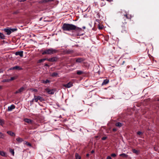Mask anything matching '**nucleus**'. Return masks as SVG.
Masks as SVG:
<instances>
[{
    "label": "nucleus",
    "instance_id": "nucleus-56",
    "mask_svg": "<svg viewBox=\"0 0 159 159\" xmlns=\"http://www.w3.org/2000/svg\"><path fill=\"white\" fill-rule=\"evenodd\" d=\"M82 28L83 29H85L86 28V27L85 26H84L82 27Z\"/></svg>",
    "mask_w": 159,
    "mask_h": 159
},
{
    "label": "nucleus",
    "instance_id": "nucleus-23",
    "mask_svg": "<svg viewBox=\"0 0 159 159\" xmlns=\"http://www.w3.org/2000/svg\"><path fill=\"white\" fill-rule=\"evenodd\" d=\"M43 92L47 93L49 94H50V89L49 88H47L44 89Z\"/></svg>",
    "mask_w": 159,
    "mask_h": 159
},
{
    "label": "nucleus",
    "instance_id": "nucleus-15",
    "mask_svg": "<svg viewBox=\"0 0 159 159\" xmlns=\"http://www.w3.org/2000/svg\"><path fill=\"white\" fill-rule=\"evenodd\" d=\"M48 60V61H50V59H48L47 58H43L39 59L38 61V63H40L43 61H44L45 60Z\"/></svg>",
    "mask_w": 159,
    "mask_h": 159
},
{
    "label": "nucleus",
    "instance_id": "nucleus-19",
    "mask_svg": "<svg viewBox=\"0 0 159 159\" xmlns=\"http://www.w3.org/2000/svg\"><path fill=\"white\" fill-rule=\"evenodd\" d=\"M58 60V58L57 57H53L52 58H50L51 61H56Z\"/></svg>",
    "mask_w": 159,
    "mask_h": 159
},
{
    "label": "nucleus",
    "instance_id": "nucleus-8",
    "mask_svg": "<svg viewBox=\"0 0 159 159\" xmlns=\"http://www.w3.org/2000/svg\"><path fill=\"white\" fill-rule=\"evenodd\" d=\"M23 51H17L16 52L15 54L16 56L19 55L21 57H23Z\"/></svg>",
    "mask_w": 159,
    "mask_h": 159
},
{
    "label": "nucleus",
    "instance_id": "nucleus-61",
    "mask_svg": "<svg viewBox=\"0 0 159 159\" xmlns=\"http://www.w3.org/2000/svg\"><path fill=\"white\" fill-rule=\"evenodd\" d=\"M157 101H159V98L157 99Z\"/></svg>",
    "mask_w": 159,
    "mask_h": 159
},
{
    "label": "nucleus",
    "instance_id": "nucleus-54",
    "mask_svg": "<svg viewBox=\"0 0 159 159\" xmlns=\"http://www.w3.org/2000/svg\"><path fill=\"white\" fill-rule=\"evenodd\" d=\"M3 70L2 69H0V73L3 72Z\"/></svg>",
    "mask_w": 159,
    "mask_h": 159
},
{
    "label": "nucleus",
    "instance_id": "nucleus-21",
    "mask_svg": "<svg viewBox=\"0 0 159 159\" xmlns=\"http://www.w3.org/2000/svg\"><path fill=\"white\" fill-rule=\"evenodd\" d=\"M0 155L3 157H6L7 156L6 153L3 151H0Z\"/></svg>",
    "mask_w": 159,
    "mask_h": 159
},
{
    "label": "nucleus",
    "instance_id": "nucleus-60",
    "mask_svg": "<svg viewBox=\"0 0 159 159\" xmlns=\"http://www.w3.org/2000/svg\"><path fill=\"white\" fill-rule=\"evenodd\" d=\"M59 117L60 118H61L62 117H61V115H60V116H59Z\"/></svg>",
    "mask_w": 159,
    "mask_h": 159
},
{
    "label": "nucleus",
    "instance_id": "nucleus-33",
    "mask_svg": "<svg viewBox=\"0 0 159 159\" xmlns=\"http://www.w3.org/2000/svg\"><path fill=\"white\" fill-rule=\"evenodd\" d=\"M24 143H25L26 145H27L28 146L31 147L32 146L31 144L30 143L26 141H25Z\"/></svg>",
    "mask_w": 159,
    "mask_h": 159
},
{
    "label": "nucleus",
    "instance_id": "nucleus-14",
    "mask_svg": "<svg viewBox=\"0 0 159 159\" xmlns=\"http://www.w3.org/2000/svg\"><path fill=\"white\" fill-rule=\"evenodd\" d=\"M58 52V51L57 50L50 48V54H54V53H57Z\"/></svg>",
    "mask_w": 159,
    "mask_h": 159
},
{
    "label": "nucleus",
    "instance_id": "nucleus-6",
    "mask_svg": "<svg viewBox=\"0 0 159 159\" xmlns=\"http://www.w3.org/2000/svg\"><path fill=\"white\" fill-rule=\"evenodd\" d=\"M25 89L24 87H22L19 89L18 90H17L15 93V94L21 93L25 90Z\"/></svg>",
    "mask_w": 159,
    "mask_h": 159
},
{
    "label": "nucleus",
    "instance_id": "nucleus-59",
    "mask_svg": "<svg viewBox=\"0 0 159 159\" xmlns=\"http://www.w3.org/2000/svg\"><path fill=\"white\" fill-rule=\"evenodd\" d=\"M125 61H123L122 64H123V65L124 64V63H125Z\"/></svg>",
    "mask_w": 159,
    "mask_h": 159
},
{
    "label": "nucleus",
    "instance_id": "nucleus-52",
    "mask_svg": "<svg viewBox=\"0 0 159 159\" xmlns=\"http://www.w3.org/2000/svg\"><path fill=\"white\" fill-rule=\"evenodd\" d=\"M72 52V51H68L67 53H71Z\"/></svg>",
    "mask_w": 159,
    "mask_h": 159
},
{
    "label": "nucleus",
    "instance_id": "nucleus-3",
    "mask_svg": "<svg viewBox=\"0 0 159 159\" xmlns=\"http://www.w3.org/2000/svg\"><path fill=\"white\" fill-rule=\"evenodd\" d=\"M125 25L122 24L121 25V32L122 33H126L128 32V29L126 27Z\"/></svg>",
    "mask_w": 159,
    "mask_h": 159
},
{
    "label": "nucleus",
    "instance_id": "nucleus-55",
    "mask_svg": "<svg viewBox=\"0 0 159 159\" xmlns=\"http://www.w3.org/2000/svg\"><path fill=\"white\" fill-rule=\"evenodd\" d=\"M94 152V151L93 150L91 152V153L92 154Z\"/></svg>",
    "mask_w": 159,
    "mask_h": 159
},
{
    "label": "nucleus",
    "instance_id": "nucleus-46",
    "mask_svg": "<svg viewBox=\"0 0 159 159\" xmlns=\"http://www.w3.org/2000/svg\"><path fill=\"white\" fill-rule=\"evenodd\" d=\"M98 28L100 30L102 29L103 28V27L102 26H101L100 25H98Z\"/></svg>",
    "mask_w": 159,
    "mask_h": 159
},
{
    "label": "nucleus",
    "instance_id": "nucleus-7",
    "mask_svg": "<svg viewBox=\"0 0 159 159\" xmlns=\"http://www.w3.org/2000/svg\"><path fill=\"white\" fill-rule=\"evenodd\" d=\"M73 86L72 83L71 82H69L68 83L66 84H64L63 85V86L67 88H69Z\"/></svg>",
    "mask_w": 159,
    "mask_h": 159
},
{
    "label": "nucleus",
    "instance_id": "nucleus-30",
    "mask_svg": "<svg viewBox=\"0 0 159 159\" xmlns=\"http://www.w3.org/2000/svg\"><path fill=\"white\" fill-rule=\"evenodd\" d=\"M57 73L56 72H53L51 75V76L53 77H57L58 75Z\"/></svg>",
    "mask_w": 159,
    "mask_h": 159
},
{
    "label": "nucleus",
    "instance_id": "nucleus-28",
    "mask_svg": "<svg viewBox=\"0 0 159 159\" xmlns=\"http://www.w3.org/2000/svg\"><path fill=\"white\" fill-rule=\"evenodd\" d=\"M133 152L134 153L136 154L137 155H138L139 153V150H132Z\"/></svg>",
    "mask_w": 159,
    "mask_h": 159
},
{
    "label": "nucleus",
    "instance_id": "nucleus-35",
    "mask_svg": "<svg viewBox=\"0 0 159 159\" xmlns=\"http://www.w3.org/2000/svg\"><path fill=\"white\" fill-rule=\"evenodd\" d=\"M101 0L102 1V2L101 3L100 6L101 7H103L105 5L106 2L103 0Z\"/></svg>",
    "mask_w": 159,
    "mask_h": 159
},
{
    "label": "nucleus",
    "instance_id": "nucleus-26",
    "mask_svg": "<svg viewBox=\"0 0 159 159\" xmlns=\"http://www.w3.org/2000/svg\"><path fill=\"white\" fill-rule=\"evenodd\" d=\"M84 73V72L82 70H78L77 71L76 73L78 75H80Z\"/></svg>",
    "mask_w": 159,
    "mask_h": 159
},
{
    "label": "nucleus",
    "instance_id": "nucleus-37",
    "mask_svg": "<svg viewBox=\"0 0 159 159\" xmlns=\"http://www.w3.org/2000/svg\"><path fill=\"white\" fill-rule=\"evenodd\" d=\"M10 30H11V33L12 32H14V31H16L17 30L16 28L10 29Z\"/></svg>",
    "mask_w": 159,
    "mask_h": 159
},
{
    "label": "nucleus",
    "instance_id": "nucleus-44",
    "mask_svg": "<svg viewBox=\"0 0 159 159\" xmlns=\"http://www.w3.org/2000/svg\"><path fill=\"white\" fill-rule=\"evenodd\" d=\"M137 134L138 135H140L141 134H143V133L141 132V131H138L137 133Z\"/></svg>",
    "mask_w": 159,
    "mask_h": 159
},
{
    "label": "nucleus",
    "instance_id": "nucleus-1",
    "mask_svg": "<svg viewBox=\"0 0 159 159\" xmlns=\"http://www.w3.org/2000/svg\"><path fill=\"white\" fill-rule=\"evenodd\" d=\"M62 29L64 31H70L75 30L77 33H79L83 30L81 28L73 24L68 23L64 24L62 27Z\"/></svg>",
    "mask_w": 159,
    "mask_h": 159
},
{
    "label": "nucleus",
    "instance_id": "nucleus-36",
    "mask_svg": "<svg viewBox=\"0 0 159 159\" xmlns=\"http://www.w3.org/2000/svg\"><path fill=\"white\" fill-rule=\"evenodd\" d=\"M16 78V77H11L10 79H9V82L13 80H15Z\"/></svg>",
    "mask_w": 159,
    "mask_h": 159
},
{
    "label": "nucleus",
    "instance_id": "nucleus-18",
    "mask_svg": "<svg viewBox=\"0 0 159 159\" xmlns=\"http://www.w3.org/2000/svg\"><path fill=\"white\" fill-rule=\"evenodd\" d=\"M109 82V80L106 79L104 80L102 84V85H105L107 84Z\"/></svg>",
    "mask_w": 159,
    "mask_h": 159
},
{
    "label": "nucleus",
    "instance_id": "nucleus-53",
    "mask_svg": "<svg viewBox=\"0 0 159 159\" xmlns=\"http://www.w3.org/2000/svg\"><path fill=\"white\" fill-rule=\"evenodd\" d=\"M89 153H87L86 155V156L87 157H89Z\"/></svg>",
    "mask_w": 159,
    "mask_h": 159
},
{
    "label": "nucleus",
    "instance_id": "nucleus-9",
    "mask_svg": "<svg viewBox=\"0 0 159 159\" xmlns=\"http://www.w3.org/2000/svg\"><path fill=\"white\" fill-rule=\"evenodd\" d=\"M24 120L26 122L30 124H32V120L28 119V118H25L24 119Z\"/></svg>",
    "mask_w": 159,
    "mask_h": 159
},
{
    "label": "nucleus",
    "instance_id": "nucleus-22",
    "mask_svg": "<svg viewBox=\"0 0 159 159\" xmlns=\"http://www.w3.org/2000/svg\"><path fill=\"white\" fill-rule=\"evenodd\" d=\"M57 4V1L56 0H50V5L52 4H54L56 5ZM52 7V6H50V7Z\"/></svg>",
    "mask_w": 159,
    "mask_h": 159
},
{
    "label": "nucleus",
    "instance_id": "nucleus-5",
    "mask_svg": "<svg viewBox=\"0 0 159 159\" xmlns=\"http://www.w3.org/2000/svg\"><path fill=\"white\" fill-rule=\"evenodd\" d=\"M75 59L76 62L78 63L82 62L85 60L84 58L81 57L75 58Z\"/></svg>",
    "mask_w": 159,
    "mask_h": 159
},
{
    "label": "nucleus",
    "instance_id": "nucleus-45",
    "mask_svg": "<svg viewBox=\"0 0 159 159\" xmlns=\"http://www.w3.org/2000/svg\"><path fill=\"white\" fill-rule=\"evenodd\" d=\"M144 74H145V73L144 72H143V74L142 75V76L143 77L145 78L146 77H147L148 76L147 75H145Z\"/></svg>",
    "mask_w": 159,
    "mask_h": 159
},
{
    "label": "nucleus",
    "instance_id": "nucleus-62",
    "mask_svg": "<svg viewBox=\"0 0 159 159\" xmlns=\"http://www.w3.org/2000/svg\"><path fill=\"white\" fill-rule=\"evenodd\" d=\"M155 150L156 151H157V150L155 149Z\"/></svg>",
    "mask_w": 159,
    "mask_h": 159
},
{
    "label": "nucleus",
    "instance_id": "nucleus-58",
    "mask_svg": "<svg viewBox=\"0 0 159 159\" xmlns=\"http://www.w3.org/2000/svg\"><path fill=\"white\" fill-rule=\"evenodd\" d=\"M2 88V87L1 86H0V89H1Z\"/></svg>",
    "mask_w": 159,
    "mask_h": 159
},
{
    "label": "nucleus",
    "instance_id": "nucleus-24",
    "mask_svg": "<svg viewBox=\"0 0 159 159\" xmlns=\"http://www.w3.org/2000/svg\"><path fill=\"white\" fill-rule=\"evenodd\" d=\"M115 125L116 126L120 127L123 125V124L119 122H118Z\"/></svg>",
    "mask_w": 159,
    "mask_h": 159
},
{
    "label": "nucleus",
    "instance_id": "nucleus-31",
    "mask_svg": "<svg viewBox=\"0 0 159 159\" xmlns=\"http://www.w3.org/2000/svg\"><path fill=\"white\" fill-rule=\"evenodd\" d=\"M20 12V10H16V11H14L12 13V14L13 15H14V14L17 15V14H18Z\"/></svg>",
    "mask_w": 159,
    "mask_h": 159
},
{
    "label": "nucleus",
    "instance_id": "nucleus-50",
    "mask_svg": "<svg viewBox=\"0 0 159 159\" xmlns=\"http://www.w3.org/2000/svg\"><path fill=\"white\" fill-rule=\"evenodd\" d=\"M49 1H50V0H44V2H49Z\"/></svg>",
    "mask_w": 159,
    "mask_h": 159
},
{
    "label": "nucleus",
    "instance_id": "nucleus-12",
    "mask_svg": "<svg viewBox=\"0 0 159 159\" xmlns=\"http://www.w3.org/2000/svg\"><path fill=\"white\" fill-rule=\"evenodd\" d=\"M7 133L11 136H15L16 135L14 133L11 131H7Z\"/></svg>",
    "mask_w": 159,
    "mask_h": 159
},
{
    "label": "nucleus",
    "instance_id": "nucleus-48",
    "mask_svg": "<svg viewBox=\"0 0 159 159\" xmlns=\"http://www.w3.org/2000/svg\"><path fill=\"white\" fill-rule=\"evenodd\" d=\"M116 131H117V129L116 128H113L112 129V131L114 132H115Z\"/></svg>",
    "mask_w": 159,
    "mask_h": 159
},
{
    "label": "nucleus",
    "instance_id": "nucleus-57",
    "mask_svg": "<svg viewBox=\"0 0 159 159\" xmlns=\"http://www.w3.org/2000/svg\"><path fill=\"white\" fill-rule=\"evenodd\" d=\"M25 0H21L20 2H25Z\"/></svg>",
    "mask_w": 159,
    "mask_h": 159
},
{
    "label": "nucleus",
    "instance_id": "nucleus-63",
    "mask_svg": "<svg viewBox=\"0 0 159 159\" xmlns=\"http://www.w3.org/2000/svg\"><path fill=\"white\" fill-rule=\"evenodd\" d=\"M155 150L156 151H157V150L155 149Z\"/></svg>",
    "mask_w": 159,
    "mask_h": 159
},
{
    "label": "nucleus",
    "instance_id": "nucleus-43",
    "mask_svg": "<svg viewBox=\"0 0 159 159\" xmlns=\"http://www.w3.org/2000/svg\"><path fill=\"white\" fill-rule=\"evenodd\" d=\"M31 90L33 91H34L35 92H38V90L36 89H35L32 88V89H31Z\"/></svg>",
    "mask_w": 159,
    "mask_h": 159
},
{
    "label": "nucleus",
    "instance_id": "nucleus-41",
    "mask_svg": "<svg viewBox=\"0 0 159 159\" xmlns=\"http://www.w3.org/2000/svg\"><path fill=\"white\" fill-rule=\"evenodd\" d=\"M117 155L115 153H112L111 154V157H116Z\"/></svg>",
    "mask_w": 159,
    "mask_h": 159
},
{
    "label": "nucleus",
    "instance_id": "nucleus-42",
    "mask_svg": "<svg viewBox=\"0 0 159 159\" xmlns=\"http://www.w3.org/2000/svg\"><path fill=\"white\" fill-rule=\"evenodd\" d=\"M39 100L41 102L44 101V99H43V98L40 97V96H39Z\"/></svg>",
    "mask_w": 159,
    "mask_h": 159
},
{
    "label": "nucleus",
    "instance_id": "nucleus-64",
    "mask_svg": "<svg viewBox=\"0 0 159 159\" xmlns=\"http://www.w3.org/2000/svg\"><path fill=\"white\" fill-rule=\"evenodd\" d=\"M33 100H32V101L33 102Z\"/></svg>",
    "mask_w": 159,
    "mask_h": 159
},
{
    "label": "nucleus",
    "instance_id": "nucleus-2",
    "mask_svg": "<svg viewBox=\"0 0 159 159\" xmlns=\"http://www.w3.org/2000/svg\"><path fill=\"white\" fill-rule=\"evenodd\" d=\"M131 17L132 16L130 15L126 14L123 15L120 20L122 24L126 25L128 20L130 19Z\"/></svg>",
    "mask_w": 159,
    "mask_h": 159
},
{
    "label": "nucleus",
    "instance_id": "nucleus-49",
    "mask_svg": "<svg viewBox=\"0 0 159 159\" xmlns=\"http://www.w3.org/2000/svg\"><path fill=\"white\" fill-rule=\"evenodd\" d=\"M107 159H112V158L111 156H108L107 157Z\"/></svg>",
    "mask_w": 159,
    "mask_h": 159
},
{
    "label": "nucleus",
    "instance_id": "nucleus-17",
    "mask_svg": "<svg viewBox=\"0 0 159 159\" xmlns=\"http://www.w3.org/2000/svg\"><path fill=\"white\" fill-rule=\"evenodd\" d=\"M34 98L33 99V100H34L36 102H37L38 100H39V96H35V95H34Z\"/></svg>",
    "mask_w": 159,
    "mask_h": 159
},
{
    "label": "nucleus",
    "instance_id": "nucleus-51",
    "mask_svg": "<svg viewBox=\"0 0 159 159\" xmlns=\"http://www.w3.org/2000/svg\"><path fill=\"white\" fill-rule=\"evenodd\" d=\"M44 66H48V67H49V65L47 64V63H46L44 64Z\"/></svg>",
    "mask_w": 159,
    "mask_h": 159
},
{
    "label": "nucleus",
    "instance_id": "nucleus-32",
    "mask_svg": "<svg viewBox=\"0 0 159 159\" xmlns=\"http://www.w3.org/2000/svg\"><path fill=\"white\" fill-rule=\"evenodd\" d=\"M56 91V90L55 89H53L52 90L50 89V94H53Z\"/></svg>",
    "mask_w": 159,
    "mask_h": 159
},
{
    "label": "nucleus",
    "instance_id": "nucleus-38",
    "mask_svg": "<svg viewBox=\"0 0 159 159\" xmlns=\"http://www.w3.org/2000/svg\"><path fill=\"white\" fill-rule=\"evenodd\" d=\"M9 82V79H4L2 81V82H3V83L5 82Z\"/></svg>",
    "mask_w": 159,
    "mask_h": 159
},
{
    "label": "nucleus",
    "instance_id": "nucleus-16",
    "mask_svg": "<svg viewBox=\"0 0 159 159\" xmlns=\"http://www.w3.org/2000/svg\"><path fill=\"white\" fill-rule=\"evenodd\" d=\"M4 30L7 33V35H9L11 34V31L10 29L6 28Z\"/></svg>",
    "mask_w": 159,
    "mask_h": 159
},
{
    "label": "nucleus",
    "instance_id": "nucleus-11",
    "mask_svg": "<svg viewBox=\"0 0 159 159\" xmlns=\"http://www.w3.org/2000/svg\"><path fill=\"white\" fill-rule=\"evenodd\" d=\"M15 106L14 105H12L10 106H9L8 107V111H11L12 110L15 108Z\"/></svg>",
    "mask_w": 159,
    "mask_h": 159
},
{
    "label": "nucleus",
    "instance_id": "nucleus-4",
    "mask_svg": "<svg viewBox=\"0 0 159 159\" xmlns=\"http://www.w3.org/2000/svg\"><path fill=\"white\" fill-rule=\"evenodd\" d=\"M23 69V68L20 66H16L10 68L9 70H21Z\"/></svg>",
    "mask_w": 159,
    "mask_h": 159
},
{
    "label": "nucleus",
    "instance_id": "nucleus-29",
    "mask_svg": "<svg viewBox=\"0 0 159 159\" xmlns=\"http://www.w3.org/2000/svg\"><path fill=\"white\" fill-rule=\"evenodd\" d=\"M41 82L44 84H46L50 82V80H41Z\"/></svg>",
    "mask_w": 159,
    "mask_h": 159
},
{
    "label": "nucleus",
    "instance_id": "nucleus-47",
    "mask_svg": "<svg viewBox=\"0 0 159 159\" xmlns=\"http://www.w3.org/2000/svg\"><path fill=\"white\" fill-rule=\"evenodd\" d=\"M107 137H103L102 138V140H105L107 139Z\"/></svg>",
    "mask_w": 159,
    "mask_h": 159
},
{
    "label": "nucleus",
    "instance_id": "nucleus-34",
    "mask_svg": "<svg viewBox=\"0 0 159 159\" xmlns=\"http://www.w3.org/2000/svg\"><path fill=\"white\" fill-rule=\"evenodd\" d=\"M120 156L123 157H128V155L125 153L121 154L120 155Z\"/></svg>",
    "mask_w": 159,
    "mask_h": 159
},
{
    "label": "nucleus",
    "instance_id": "nucleus-27",
    "mask_svg": "<svg viewBox=\"0 0 159 159\" xmlns=\"http://www.w3.org/2000/svg\"><path fill=\"white\" fill-rule=\"evenodd\" d=\"M5 37L2 33L0 32V38L2 39H5Z\"/></svg>",
    "mask_w": 159,
    "mask_h": 159
},
{
    "label": "nucleus",
    "instance_id": "nucleus-20",
    "mask_svg": "<svg viewBox=\"0 0 159 159\" xmlns=\"http://www.w3.org/2000/svg\"><path fill=\"white\" fill-rule=\"evenodd\" d=\"M5 120L2 119H0V125L2 126L5 124Z\"/></svg>",
    "mask_w": 159,
    "mask_h": 159
},
{
    "label": "nucleus",
    "instance_id": "nucleus-13",
    "mask_svg": "<svg viewBox=\"0 0 159 159\" xmlns=\"http://www.w3.org/2000/svg\"><path fill=\"white\" fill-rule=\"evenodd\" d=\"M16 141L19 143L22 142L23 141V139L22 138H21L19 137H18L16 139Z\"/></svg>",
    "mask_w": 159,
    "mask_h": 159
},
{
    "label": "nucleus",
    "instance_id": "nucleus-39",
    "mask_svg": "<svg viewBox=\"0 0 159 159\" xmlns=\"http://www.w3.org/2000/svg\"><path fill=\"white\" fill-rule=\"evenodd\" d=\"M4 137V135L3 134L0 132V138L3 139Z\"/></svg>",
    "mask_w": 159,
    "mask_h": 159
},
{
    "label": "nucleus",
    "instance_id": "nucleus-40",
    "mask_svg": "<svg viewBox=\"0 0 159 159\" xmlns=\"http://www.w3.org/2000/svg\"><path fill=\"white\" fill-rule=\"evenodd\" d=\"M10 152L12 154L13 156L14 155V150H10Z\"/></svg>",
    "mask_w": 159,
    "mask_h": 159
},
{
    "label": "nucleus",
    "instance_id": "nucleus-10",
    "mask_svg": "<svg viewBox=\"0 0 159 159\" xmlns=\"http://www.w3.org/2000/svg\"><path fill=\"white\" fill-rule=\"evenodd\" d=\"M50 54V49H46L42 53V54L43 55L45 54Z\"/></svg>",
    "mask_w": 159,
    "mask_h": 159
},
{
    "label": "nucleus",
    "instance_id": "nucleus-25",
    "mask_svg": "<svg viewBox=\"0 0 159 159\" xmlns=\"http://www.w3.org/2000/svg\"><path fill=\"white\" fill-rule=\"evenodd\" d=\"M75 157L76 159H81V157L77 153H76L75 154Z\"/></svg>",
    "mask_w": 159,
    "mask_h": 159
}]
</instances>
